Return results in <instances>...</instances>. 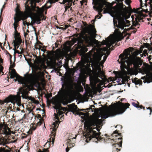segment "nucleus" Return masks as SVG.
<instances>
[{
	"label": "nucleus",
	"mask_w": 152,
	"mask_h": 152,
	"mask_svg": "<svg viewBox=\"0 0 152 152\" xmlns=\"http://www.w3.org/2000/svg\"><path fill=\"white\" fill-rule=\"evenodd\" d=\"M108 7L107 4L104 0H102L100 3H98V6L93 7L94 9L96 11H97L98 12H101L103 9H105V7Z\"/></svg>",
	"instance_id": "obj_16"
},
{
	"label": "nucleus",
	"mask_w": 152,
	"mask_h": 152,
	"mask_svg": "<svg viewBox=\"0 0 152 152\" xmlns=\"http://www.w3.org/2000/svg\"><path fill=\"white\" fill-rule=\"evenodd\" d=\"M140 1L141 4L142 2V0H140Z\"/></svg>",
	"instance_id": "obj_57"
},
{
	"label": "nucleus",
	"mask_w": 152,
	"mask_h": 152,
	"mask_svg": "<svg viewBox=\"0 0 152 152\" xmlns=\"http://www.w3.org/2000/svg\"><path fill=\"white\" fill-rule=\"evenodd\" d=\"M41 51H42V52H44V50L42 49H41Z\"/></svg>",
	"instance_id": "obj_62"
},
{
	"label": "nucleus",
	"mask_w": 152,
	"mask_h": 152,
	"mask_svg": "<svg viewBox=\"0 0 152 152\" xmlns=\"http://www.w3.org/2000/svg\"><path fill=\"white\" fill-rule=\"evenodd\" d=\"M114 42L113 43H114ZM101 45H106V47H103L100 48V51H102V56L104 55L103 57V60L102 61V63H104L106 61L108 56L110 54V52L108 51L107 50L108 48L110 50V47L112 45V44H113L112 41L109 38H107L105 40H103V41L101 42Z\"/></svg>",
	"instance_id": "obj_8"
},
{
	"label": "nucleus",
	"mask_w": 152,
	"mask_h": 152,
	"mask_svg": "<svg viewBox=\"0 0 152 152\" xmlns=\"http://www.w3.org/2000/svg\"><path fill=\"white\" fill-rule=\"evenodd\" d=\"M84 58L85 61L86 62H89L92 61V58L89 55H86L84 56Z\"/></svg>",
	"instance_id": "obj_22"
},
{
	"label": "nucleus",
	"mask_w": 152,
	"mask_h": 152,
	"mask_svg": "<svg viewBox=\"0 0 152 152\" xmlns=\"http://www.w3.org/2000/svg\"><path fill=\"white\" fill-rule=\"evenodd\" d=\"M10 63L11 64V67L12 68L14 67L15 66V64H12V61L11 59H10Z\"/></svg>",
	"instance_id": "obj_39"
},
{
	"label": "nucleus",
	"mask_w": 152,
	"mask_h": 152,
	"mask_svg": "<svg viewBox=\"0 0 152 152\" xmlns=\"http://www.w3.org/2000/svg\"><path fill=\"white\" fill-rule=\"evenodd\" d=\"M10 74H12V75H13V76H18V75H19L16 73L15 70L14 69H11V71H10Z\"/></svg>",
	"instance_id": "obj_25"
},
{
	"label": "nucleus",
	"mask_w": 152,
	"mask_h": 152,
	"mask_svg": "<svg viewBox=\"0 0 152 152\" xmlns=\"http://www.w3.org/2000/svg\"><path fill=\"white\" fill-rule=\"evenodd\" d=\"M16 109H17V110L18 111H20V109L19 107H17Z\"/></svg>",
	"instance_id": "obj_53"
},
{
	"label": "nucleus",
	"mask_w": 152,
	"mask_h": 152,
	"mask_svg": "<svg viewBox=\"0 0 152 152\" xmlns=\"http://www.w3.org/2000/svg\"><path fill=\"white\" fill-rule=\"evenodd\" d=\"M96 31L94 28L92 27L88 29L86 31L87 34L83 36L82 38L84 42L88 45L92 44L93 38L95 37L96 35Z\"/></svg>",
	"instance_id": "obj_10"
},
{
	"label": "nucleus",
	"mask_w": 152,
	"mask_h": 152,
	"mask_svg": "<svg viewBox=\"0 0 152 152\" xmlns=\"http://www.w3.org/2000/svg\"><path fill=\"white\" fill-rule=\"evenodd\" d=\"M15 77V76H13V75H12V74H11V76H10V78H11L13 79V78Z\"/></svg>",
	"instance_id": "obj_45"
},
{
	"label": "nucleus",
	"mask_w": 152,
	"mask_h": 152,
	"mask_svg": "<svg viewBox=\"0 0 152 152\" xmlns=\"http://www.w3.org/2000/svg\"><path fill=\"white\" fill-rule=\"evenodd\" d=\"M120 2H122L124 0H118Z\"/></svg>",
	"instance_id": "obj_58"
},
{
	"label": "nucleus",
	"mask_w": 152,
	"mask_h": 152,
	"mask_svg": "<svg viewBox=\"0 0 152 152\" xmlns=\"http://www.w3.org/2000/svg\"><path fill=\"white\" fill-rule=\"evenodd\" d=\"M32 10L36 12L37 13L34 14L33 18L31 16H29L32 20L33 19L34 20L31 22L32 25L36 23L37 24H40L41 20H45V18L41 13V10L39 7L35 6L32 7Z\"/></svg>",
	"instance_id": "obj_9"
},
{
	"label": "nucleus",
	"mask_w": 152,
	"mask_h": 152,
	"mask_svg": "<svg viewBox=\"0 0 152 152\" xmlns=\"http://www.w3.org/2000/svg\"><path fill=\"white\" fill-rule=\"evenodd\" d=\"M124 99H121V102H122L123 101V100Z\"/></svg>",
	"instance_id": "obj_59"
},
{
	"label": "nucleus",
	"mask_w": 152,
	"mask_h": 152,
	"mask_svg": "<svg viewBox=\"0 0 152 152\" xmlns=\"http://www.w3.org/2000/svg\"><path fill=\"white\" fill-rule=\"evenodd\" d=\"M105 81H105V82H102V85H103V86H105V83H104V82H105Z\"/></svg>",
	"instance_id": "obj_52"
},
{
	"label": "nucleus",
	"mask_w": 152,
	"mask_h": 152,
	"mask_svg": "<svg viewBox=\"0 0 152 152\" xmlns=\"http://www.w3.org/2000/svg\"><path fill=\"white\" fill-rule=\"evenodd\" d=\"M113 22H114V20ZM129 21L125 18L122 19L121 18L118 20V24L117 23L115 24L114 22V25L115 27L116 26L117 28H120L121 30H124V27L129 26L128 25H126V24H129Z\"/></svg>",
	"instance_id": "obj_12"
},
{
	"label": "nucleus",
	"mask_w": 152,
	"mask_h": 152,
	"mask_svg": "<svg viewBox=\"0 0 152 152\" xmlns=\"http://www.w3.org/2000/svg\"><path fill=\"white\" fill-rule=\"evenodd\" d=\"M119 57L121 61V65L124 67H126L127 66H129L132 64L134 66H136L140 59L139 57L137 56L134 58H132L130 54L128 53L124 54H121Z\"/></svg>",
	"instance_id": "obj_5"
},
{
	"label": "nucleus",
	"mask_w": 152,
	"mask_h": 152,
	"mask_svg": "<svg viewBox=\"0 0 152 152\" xmlns=\"http://www.w3.org/2000/svg\"><path fill=\"white\" fill-rule=\"evenodd\" d=\"M37 118H41V115L39 114H37Z\"/></svg>",
	"instance_id": "obj_42"
},
{
	"label": "nucleus",
	"mask_w": 152,
	"mask_h": 152,
	"mask_svg": "<svg viewBox=\"0 0 152 152\" xmlns=\"http://www.w3.org/2000/svg\"><path fill=\"white\" fill-rule=\"evenodd\" d=\"M0 145H3V146H5V147H1L0 148V152H10V150L9 149H6V148L10 149V148L8 146L6 145V143L4 142L0 141Z\"/></svg>",
	"instance_id": "obj_17"
},
{
	"label": "nucleus",
	"mask_w": 152,
	"mask_h": 152,
	"mask_svg": "<svg viewBox=\"0 0 152 152\" xmlns=\"http://www.w3.org/2000/svg\"><path fill=\"white\" fill-rule=\"evenodd\" d=\"M48 96H46L47 98H48V97H50L49 94H48Z\"/></svg>",
	"instance_id": "obj_61"
},
{
	"label": "nucleus",
	"mask_w": 152,
	"mask_h": 152,
	"mask_svg": "<svg viewBox=\"0 0 152 152\" xmlns=\"http://www.w3.org/2000/svg\"><path fill=\"white\" fill-rule=\"evenodd\" d=\"M58 63L57 64V65L59 66L62 64V63L61 61H59V60H58Z\"/></svg>",
	"instance_id": "obj_32"
},
{
	"label": "nucleus",
	"mask_w": 152,
	"mask_h": 152,
	"mask_svg": "<svg viewBox=\"0 0 152 152\" xmlns=\"http://www.w3.org/2000/svg\"><path fill=\"white\" fill-rule=\"evenodd\" d=\"M121 78H119L118 79V80H117L116 82L117 83V84H110V83H109L107 85V86H117V85H121V84H125L126 85V84L125 83H124L123 81L122 80L121 82V83H119V82L121 81Z\"/></svg>",
	"instance_id": "obj_21"
},
{
	"label": "nucleus",
	"mask_w": 152,
	"mask_h": 152,
	"mask_svg": "<svg viewBox=\"0 0 152 152\" xmlns=\"http://www.w3.org/2000/svg\"><path fill=\"white\" fill-rule=\"evenodd\" d=\"M55 115H56V116L55 117V118L56 119H57L58 120H59V115H56L55 113L54 114Z\"/></svg>",
	"instance_id": "obj_35"
},
{
	"label": "nucleus",
	"mask_w": 152,
	"mask_h": 152,
	"mask_svg": "<svg viewBox=\"0 0 152 152\" xmlns=\"http://www.w3.org/2000/svg\"><path fill=\"white\" fill-rule=\"evenodd\" d=\"M23 20V19H20L19 18H18L16 20V19L15 18V22H16L17 23L19 21H20L21 20Z\"/></svg>",
	"instance_id": "obj_36"
},
{
	"label": "nucleus",
	"mask_w": 152,
	"mask_h": 152,
	"mask_svg": "<svg viewBox=\"0 0 152 152\" xmlns=\"http://www.w3.org/2000/svg\"><path fill=\"white\" fill-rule=\"evenodd\" d=\"M95 107V106L94 105H91L90 107L89 108H87L86 109V110L87 111H88V112H89V110H91V111L92 112H93L94 111V108Z\"/></svg>",
	"instance_id": "obj_27"
},
{
	"label": "nucleus",
	"mask_w": 152,
	"mask_h": 152,
	"mask_svg": "<svg viewBox=\"0 0 152 152\" xmlns=\"http://www.w3.org/2000/svg\"><path fill=\"white\" fill-rule=\"evenodd\" d=\"M119 147L113 146V152H118L120 151V149H118Z\"/></svg>",
	"instance_id": "obj_28"
},
{
	"label": "nucleus",
	"mask_w": 152,
	"mask_h": 152,
	"mask_svg": "<svg viewBox=\"0 0 152 152\" xmlns=\"http://www.w3.org/2000/svg\"><path fill=\"white\" fill-rule=\"evenodd\" d=\"M16 22H15V26H17L18 25V24Z\"/></svg>",
	"instance_id": "obj_51"
},
{
	"label": "nucleus",
	"mask_w": 152,
	"mask_h": 152,
	"mask_svg": "<svg viewBox=\"0 0 152 152\" xmlns=\"http://www.w3.org/2000/svg\"><path fill=\"white\" fill-rule=\"evenodd\" d=\"M134 83L135 85L138 84H139V86H140L141 85V82L140 81H135Z\"/></svg>",
	"instance_id": "obj_33"
},
{
	"label": "nucleus",
	"mask_w": 152,
	"mask_h": 152,
	"mask_svg": "<svg viewBox=\"0 0 152 152\" xmlns=\"http://www.w3.org/2000/svg\"><path fill=\"white\" fill-rule=\"evenodd\" d=\"M36 129V126H33L30 129V131H31V133H32V131H34Z\"/></svg>",
	"instance_id": "obj_31"
},
{
	"label": "nucleus",
	"mask_w": 152,
	"mask_h": 152,
	"mask_svg": "<svg viewBox=\"0 0 152 152\" xmlns=\"http://www.w3.org/2000/svg\"><path fill=\"white\" fill-rule=\"evenodd\" d=\"M23 24L24 26H25L26 25H27V26H28V24L27 23L26 21H23Z\"/></svg>",
	"instance_id": "obj_37"
},
{
	"label": "nucleus",
	"mask_w": 152,
	"mask_h": 152,
	"mask_svg": "<svg viewBox=\"0 0 152 152\" xmlns=\"http://www.w3.org/2000/svg\"><path fill=\"white\" fill-rule=\"evenodd\" d=\"M14 38L16 40V41H15V40H14L13 41L14 46L15 48H18L19 47V46L21 43L22 40L19 37H17L15 36L14 37Z\"/></svg>",
	"instance_id": "obj_18"
},
{
	"label": "nucleus",
	"mask_w": 152,
	"mask_h": 152,
	"mask_svg": "<svg viewBox=\"0 0 152 152\" xmlns=\"http://www.w3.org/2000/svg\"><path fill=\"white\" fill-rule=\"evenodd\" d=\"M3 127V125L1 122H0V130H1Z\"/></svg>",
	"instance_id": "obj_41"
},
{
	"label": "nucleus",
	"mask_w": 152,
	"mask_h": 152,
	"mask_svg": "<svg viewBox=\"0 0 152 152\" xmlns=\"http://www.w3.org/2000/svg\"><path fill=\"white\" fill-rule=\"evenodd\" d=\"M37 152H49L48 148H44L42 151L40 149H39Z\"/></svg>",
	"instance_id": "obj_29"
},
{
	"label": "nucleus",
	"mask_w": 152,
	"mask_h": 152,
	"mask_svg": "<svg viewBox=\"0 0 152 152\" xmlns=\"http://www.w3.org/2000/svg\"><path fill=\"white\" fill-rule=\"evenodd\" d=\"M16 53H18V54H20V53H19V51H18V50H17V51H16Z\"/></svg>",
	"instance_id": "obj_60"
},
{
	"label": "nucleus",
	"mask_w": 152,
	"mask_h": 152,
	"mask_svg": "<svg viewBox=\"0 0 152 152\" xmlns=\"http://www.w3.org/2000/svg\"><path fill=\"white\" fill-rule=\"evenodd\" d=\"M61 90L63 93H67L70 91L69 87L71 88H73L74 87H76L78 91V95L79 97L82 99H84L89 95H96L97 92L100 93L103 88H102L103 87L106 88L108 87L109 88L111 86H83L85 89V95H83L81 94L79 92L83 91V86H62Z\"/></svg>",
	"instance_id": "obj_4"
},
{
	"label": "nucleus",
	"mask_w": 152,
	"mask_h": 152,
	"mask_svg": "<svg viewBox=\"0 0 152 152\" xmlns=\"http://www.w3.org/2000/svg\"><path fill=\"white\" fill-rule=\"evenodd\" d=\"M98 12V15H96L95 17V18H97L98 19H100L101 17L102 16V15L100 13V12Z\"/></svg>",
	"instance_id": "obj_30"
},
{
	"label": "nucleus",
	"mask_w": 152,
	"mask_h": 152,
	"mask_svg": "<svg viewBox=\"0 0 152 152\" xmlns=\"http://www.w3.org/2000/svg\"><path fill=\"white\" fill-rule=\"evenodd\" d=\"M70 141V140L69 139H68L67 141V142L69 143Z\"/></svg>",
	"instance_id": "obj_56"
},
{
	"label": "nucleus",
	"mask_w": 152,
	"mask_h": 152,
	"mask_svg": "<svg viewBox=\"0 0 152 152\" xmlns=\"http://www.w3.org/2000/svg\"><path fill=\"white\" fill-rule=\"evenodd\" d=\"M68 110L70 112H72L74 114L79 115H85L86 113H84L77 111V106L75 104H72L68 105Z\"/></svg>",
	"instance_id": "obj_14"
},
{
	"label": "nucleus",
	"mask_w": 152,
	"mask_h": 152,
	"mask_svg": "<svg viewBox=\"0 0 152 152\" xmlns=\"http://www.w3.org/2000/svg\"><path fill=\"white\" fill-rule=\"evenodd\" d=\"M32 27L33 28V29H34V31H35L36 30H35V28H34V27L33 26H32Z\"/></svg>",
	"instance_id": "obj_54"
},
{
	"label": "nucleus",
	"mask_w": 152,
	"mask_h": 152,
	"mask_svg": "<svg viewBox=\"0 0 152 152\" xmlns=\"http://www.w3.org/2000/svg\"><path fill=\"white\" fill-rule=\"evenodd\" d=\"M61 102L64 105H66L67 103V101L66 99L65 98H62L61 99Z\"/></svg>",
	"instance_id": "obj_26"
},
{
	"label": "nucleus",
	"mask_w": 152,
	"mask_h": 152,
	"mask_svg": "<svg viewBox=\"0 0 152 152\" xmlns=\"http://www.w3.org/2000/svg\"><path fill=\"white\" fill-rule=\"evenodd\" d=\"M117 130L114 131L111 135L113 137L115 136L116 137H118V135L115 134H118L121 137H117L116 139H113V140L115 142V143L113 144V146H115L117 147H121L122 143V136L121 133H118Z\"/></svg>",
	"instance_id": "obj_11"
},
{
	"label": "nucleus",
	"mask_w": 152,
	"mask_h": 152,
	"mask_svg": "<svg viewBox=\"0 0 152 152\" xmlns=\"http://www.w3.org/2000/svg\"><path fill=\"white\" fill-rule=\"evenodd\" d=\"M139 103H138V104H137V103H136L134 102H132V105L134 106V107L137 108L138 109L139 108V109H142V108L144 110H145V107L143 106L142 105H139Z\"/></svg>",
	"instance_id": "obj_20"
},
{
	"label": "nucleus",
	"mask_w": 152,
	"mask_h": 152,
	"mask_svg": "<svg viewBox=\"0 0 152 152\" xmlns=\"http://www.w3.org/2000/svg\"><path fill=\"white\" fill-rule=\"evenodd\" d=\"M27 76L23 77L18 75H15L16 79H14L15 82L18 81L19 84L24 85V86H45L44 79L39 75L38 74H28V72L24 76Z\"/></svg>",
	"instance_id": "obj_3"
},
{
	"label": "nucleus",
	"mask_w": 152,
	"mask_h": 152,
	"mask_svg": "<svg viewBox=\"0 0 152 152\" xmlns=\"http://www.w3.org/2000/svg\"><path fill=\"white\" fill-rule=\"evenodd\" d=\"M130 104L128 103H125L120 101H118L116 103L114 104V107L111 108L112 111H114L115 113L113 115H117L123 113L126 110L129 108Z\"/></svg>",
	"instance_id": "obj_7"
},
{
	"label": "nucleus",
	"mask_w": 152,
	"mask_h": 152,
	"mask_svg": "<svg viewBox=\"0 0 152 152\" xmlns=\"http://www.w3.org/2000/svg\"><path fill=\"white\" fill-rule=\"evenodd\" d=\"M130 1V0H126V1H125L126 2V3L127 4V5H129V3H128Z\"/></svg>",
	"instance_id": "obj_40"
},
{
	"label": "nucleus",
	"mask_w": 152,
	"mask_h": 152,
	"mask_svg": "<svg viewBox=\"0 0 152 152\" xmlns=\"http://www.w3.org/2000/svg\"><path fill=\"white\" fill-rule=\"evenodd\" d=\"M77 71H79L80 73H77L76 75L75 80L74 77H62L61 78V86H81V82H80L79 78L80 76V70L78 69L75 71L77 72ZM83 86L84 85L83 83L82 82ZM86 86H89L86 85Z\"/></svg>",
	"instance_id": "obj_6"
},
{
	"label": "nucleus",
	"mask_w": 152,
	"mask_h": 152,
	"mask_svg": "<svg viewBox=\"0 0 152 152\" xmlns=\"http://www.w3.org/2000/svg\"><path fill=\"white\" fill-rule=\"evenodd\" d=\"M69 148L68 147L66 148V152H68L69 151Z\"/></svg>",
	"instance_id": "obj_43"
},
{
	"label": "nucleus",
	"mask_w": 152,
	"mask_h": 152,
	"mask_svg": "<svg viewBox=\"0 0 152 152\" xmlns=\"http://www.w3.org/2000/svg\"><path fill=\"white\" fill-rule=\"evenodd\" d=\"M102 77H104V75L103 72L102 71L100 68H98V69L96 72L95 75V76L94 78V83H101V80L99 79V77L103 80Z\"/></svg>",
	"instance_id": "obj_15"
},
{
	"label": "nucleus",
	"mask_w": 152,
	"mask_h": 152,
	"mask_svg": "<svg viewBox=\"0 0 152 152\" xmlns=\"http://www.w3.org/2000/svg\"><path fill=\"white\" fill-rule=\"evenodd\" d=\"M134 25L135 26L137 27V26H139L140 25L139 24L136 23Z\"/></svg>",
	"instance_id": "obj_47"
},
{
	"label": "nucleus",
	"mask_w": 152,
	"mask_h": 152,
	"mask_svg": "<svg viewBox=\"0 0 152 152\" xmlns=\"http://www.w3.org/2000/svg\"><path fill=\"white\" fill-rule=\"evenodd\" d=\"M41 110V109L40 108H37L36 109V110H39L40 111V110Z\"/></svg>",
	"instance_id": "obj_49"
},
{
	"label": "nucleus",
	"mask_w": 152,
	"mask_h": 152,
	"mask_svg": "<svg viewBox=\"0 0 152 152\" xmlns=\"http://www.w3.org/2000/svg\"><path fill=\"white\" fill-rule=\"evenodd\" d=\"M45 86H34L37 88L39 90L42 91V88H45ZM30 87H34V86H22L19 89V91L17 92V95H16L11 94L6 97L3 101L1 102V104H3L4 103L11 102L12 103H16L20 106L21 104V96L20 94H22V96L23 98L31 99V97L28 96L29 91L31 90Z\"/></svg>",
	"instance_id": "obj_2"
},
{
	"label": "nucleus",
	"mask_w": 152,
	"mask_h": 152,
	"mask_svg": "<svg viewBox=\"0 0 152 152\" xmlns=\"http://www.w3.org/2000/svg\"><path fill=\"white\" fill-rule=\"evenodd\" d=\"M142 18H141V17H140L139 18V20H142Z\"/></svg>",
	"instance_id": "obj_63"
},
{
	"label": "nucleus",
	"mask_w": 152,
	"mask_h": 152,
	"mask_svg": "<svg viewBox=\"0 0 152 152\" xmlns=\"http://www.w3.org/2000/svg\"><path fill=\"white\" fill-rule=\"evenodd\" d=\"M78 111H84L85 110H86V109H81L80 110L79 109H78Z\"/></svg>",
	"instance_id": "obj_44"
},
{
	"label": "nucleus",
	"mask_w": 152,
	"mask_h": 152,
	"mask_svg": "<svg viewBox=\"0 0 152 152\" xmlns=\"http://www.w3.org/2000/svg\"><path fill=\"white\" fill-rule=\"evenodd\" d=\"M57 71V70L55 69H53V70L51 71V73H53L54 72H56Z\"/></svg>",
	"instance_id": "obj_38"
},
{
	"label": "nucleus",
	"mask_w": 152,
	"mask_h": 152,
	"mask_svg": "<svg viewBox=\"0 0 152 152\" xmlns=\"http://www.w3.org/2000/svg\"><path fill=\"white\" fill-rule=\"evenodd\" d=\"M59 124L58 121H55V122L53 123V128H50V129H52L51 131V134H50V141L52 142V144H53L54 142L55 137L56 136V134L57 131V128H58Z\"/></svg>",
	"instance_id": "obj_13"
},
{
	"label": "nucleus",
	"mask_w": 152,
	"mask_h": 152,
	"mask_svg": "<svg viewBox=\"0 0 152 152\" xmlns=\"http://www.w3.org/2000/svg\"><path fill=\"white\" fill-rule=\"evenodd\" d=\"M112 109L111 108L109 110L107 113L104 114L102 117V118H106L109 117H112L116 115H113L114 113H115L114 111H112Z\"/></svg>",
	"instance_id": "obj_19"
},
{
	"label": "nucleus",
	"mask_w": 152,
	"mask_h": 152,
	"mask_svg": "<svg viewBox=\"0 0 152 152\" xmlns=\"http://www.w3.org/2000/svg\"><path fill=\"white\" fill-rule=\"evenodd\" d=\"M65 11H66L67 10V7H65Z\"/></svg>",
	"instance_id": "obj_55"
},
{
	"label": "nucleus",
	"mask_w": 152,
	"mask_h": 152,
	"mask_svg": "<svg viewBox=\"0 0 152 152\" xmlns=\"http://www.w3.org/2000/svg\"><path fill=\"white\" fill-rule=\"evenodd\" d=\"M136 32V31H133V32L134 33H135Z\"/></svg>",
	"instance_id": "obj_64"
},
{
	"label": "nucleus",
	"mask_w": 152,
	"mask_h": 152,
	"mask_svg": "<svg viewBox=\"0 0 152 152\" xmlns=\"http://www.w3.org/2000/svg\"><path fill=\"white\" fill-rule=\"evenodd\" d=\"M33 102L36 104H38L39 103V102L37 100H35V99H34L32 100Z\"/></svg>",
	"instance_id": "obj_34"
},
{
	"label": "nucleus",
	"mask_w": 152,
	"mask_h": 152,
	"mask_svg": "<svg viewBox=\"0 0 152 152\" xmlns=\"http://www.w3.org/2000/svg\"><path fill=\"white\" fill-rule=\"evenodd\" d=\"M103 120L99 119L97 116L91 117L85 124L84 126L89 129V133L86 140V142L88 140H91L97 143L98 141L103 140V138L100 136V129L103 125Z\"/></svg>",
	"instance_id": "obj_1"
},
{
	"label": "nucleus",
	"mask_w": 152,
	"mask_h": 152,
	"mask_svg": "<svg viewBox=\"0 0 152 152\" xmlns=\"http://www.w3.org/2000/svg\"><path fill=\"white\" fill-rule=\"evenodd\" d=\"M148 50L149 51H151V52H152V47H150L149 48Z\"/></svg>",
	"instance_id": "obj_46"
},
{
	"label": "nucleus",
	"mask_w": 152,
	"mask_h": 152,
	"mask_svg": "<svg viewBox=\"0 0 152 152\" xmlns=\"http://www.w3.org/2000/svg\"><path fill=\"white\" fill-rule=\"evenodd\" d=\"M28 34L27 33H26L25 32H24V35L25 37H26V35H27Z\"/></svg>",
	"instance_id": "obj_50"
},
{
	"label": "nucleus",
	"mask_w": 152,
	"mask_h": 152,
	"mask_svg": "<svg viewBox=\"0 0 152 152\" xmlns=\"http://www.w3.org/2000/svg\"><path fill=\"white\" fill-rule=\"evenodd\" d=\"M14 20H15V22H14V23H13V25L14 26V28L15 29V36H16L17 37H19V34H18V32L17 31V30H16L17 27L15 26V17L14 18Z\"/></svg>",
	"instance_id": "obj_24"
},
{
	"label": "nucleus",
	"mask_w": 152,
	"mask_h": 152,
	"mask_svg": "<svg viewBox=\"0 0 152 152\" xmlns=\"http://www.w3.org/2000/svg\"><path fill=\"white\" fill-rule=\"evenodd\" d=\"M113 18H114V15H112L110 13H108Z\"/></svg>",
	"instance_id": "obj_48"
},
{
	"label": "nucleus",
	"mask_w": 152,
	"mask_h": 152,
	"mask_svg": "<svg viewBox=\"0 0 152 152\" xmlns=\"http://www.w3.org/2000/svg\"><path fill=\"white\" fill-rule=\"evenodd\" d=\"M141 79L143 80V82H144V83H150V82L152 81V80H151V81L148 80L147 79V77L145 76H144V77H141Z\"/></svg>",
	"instance_id": "obj_23"
}]
</instances>
